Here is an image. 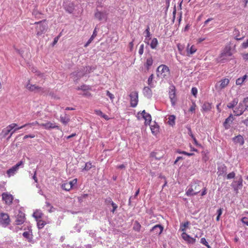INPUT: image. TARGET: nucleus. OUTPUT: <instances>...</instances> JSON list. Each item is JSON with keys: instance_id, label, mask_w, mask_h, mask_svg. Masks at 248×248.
Returning a JSON list of instances; mask_svg holds the SVG:
<instances>
[{"instance_id": "nucleus-1", "label": "nucleus", "mask_w": 248, "mask_h": 248, "mask_svg": "<svg viewBox=\"0 0 248 248\" xmlns=\"http://www.w3.org/2000/svg\"><path fill=\"white\" fill-rule=\"evenodd\" d=\"M24 162L23 160H21L12 168L7 170L6 175L7 177H11L15 175L17 172L19 168H23L24 167Z\"/></svg>"}, {"instance_id": "nucleus-2", "label": "nucleus", "mask_w": 248, "mask_h": 248, "mask_svg": "<svg viewBox=\"0 0 248 248\" xmlns=\"http://www.w3.org/2000/svg\"><path fill=\"white\" fill-rule=\"evenodd\" d=\"M83 69H84L82 72H79L78 73L74 72L71 74V77L74 80H78L86 73H90L91 71H93L94 69V68L90 66H86L85 67H84Z\"/></svg>"}, {"instance_id": "nucleus-3", "label": "nucleus", "mask_w": 248, "mask_h": 248, "mask_svg": "<svg viewBox=\"0 0 248 248\" xmlns=\"http://www.w3.org/2000/svg\"><path fill=\"white\" fill-rule=\"evenodd\" d=\"M156 72L158 77L164 78L169 75L170 69L167 65L161 64L157 67Z\"/></svg>"}, {"instance_id": "nucleus-4", "label": "nucleus", "mask_w": 248, "mask_h": 248, "mask_svg": "<svg viewBox=\"0 0 248 248\" xmlns=\"http://www.w3.org/2000/svg\"><path fill=\"white\" fill-rule=\"evenodd\" d=\"M10 222L9 216L7 213L0 214V224L3 227H7Z\"/></svg>"}, {"instance_id": "nucleus-5", "label": "nucleus", "mask_w": 248, "mask_h": 248, "mask_svg": "<svg viewBox=\"0 0 248 248\" xmlns=\"http://www.w3.org/2000/svg\"><path fill=\"white\" fill-rule=\"evenodd\" d=\"M26 87L31 92H35L36 93H43L45 92V89L43 88L39 87L35 85L31 84L30 81L27 84Z\"/></svg>"}, {"instance_id": "nucleus-6", "label": "nucleus", "mask_w": 248, "mask_h": 248, "mask_svg": "<svg viewBox=\"0 0 248 248\" xmlns=\"http://www.w3.org/2000/svg\"><path fill=\"white\" fill-rule=\"evenodd\" d=\"M130 106L132 108H135L138 103V93L137 92H133L130 95Z\"/></svg>"}, {"instance_id": "nucleus-7", "label": "nucleus", "mask_w": 248, "mask_h": 248, "mask_svg": "<svg viewBox=\"0 0 248 248\" xmlns=\"http://www.w3.org/2000/svg\"><path fill=\"white\" fill-rule=\"evenodd\" d=\"M169 98L172 106H174L176 102L175 87L173 85H171L169 87Z\"/></svg>"}, {"instance_id": "nucleus-8", "label": "nucleus", "mask_w": 248, "mask_h": 248, "mask_svg": "<svg viewBox=\"0 0 248 248\" xmlns=\"http://www.w3.org/2000/svg\"><path fill=\"white\" fill-rule=\"evenodd\" d=\"M243 186V179L241 177L235 181H233L231 184V186L234 190L237 193L239 189H241Z\"/></svg>"}, {"instance_id": "nucleus-9", "label": "nucleus", "mask_w": 248, "mask_h": 248, "mask_svg": "<svg viewBox=\"0 0 248 248\" xmlns=\"http://www.w3.org/2000/svg\"><path fill=\"white\" fill-rule=\"evenodd\" d=\"M232 55L230 46H226L220 54V58L221 61L224 60H228V57Z\"/></svg>"}, {"instance_id": "nucleus-10", "label": "nucleus", "mask_w": 248, "mask_h": 248, "mask_svg": "<svg viewBox=\"0 0 248 248\" xmlns=\"http://www.w3.org/2000/svg\"><path fill=\"white\" fill-rule=\"evenodd\" d=\"M40 126L43 127L46 130H50L54 128L60 129L59 126L56 125L55 123H51V122L49 121H47L46 123L40 124Z\"/></svg>"}, {"instance_id": "nucleus-11", "label": "nucleus", "mask_w": 248, "mask_h": 248, "mask_svg": "<svg viewBox=\"0 0 248 248\" xmlns=\"http://www.w3.org/2000/svg\"><path fill=\"white\" fill-rule=\"evenodd\" d=\"M229 83V80L228 78L222 79L219 82L216 84L215 88L217 90H220L226 87Z\"/></svg>"}, {"instance_id": "nucleus-12", "label": "nucleus", "mask_w": 248, "mask_h": 248, "mask_svg": "<svg viewBox=\"0 0 248 248\" xmlns=\"http://www.w3.org/2000/svg\"><path fill=\"white\" fill-rule=\"evenodd\" d=\"M95 17L100 21H106L107 19V14L105 12H100L97 10L94 14Z\"/></svg>"}, {"instance_id": "nucleus-13", "label": "nucleus", "mask_w": 248, "mask_h": 248, "mask_svg": "<svg viewBox=\"0 0 248 248\" xmlns=\"http://www.w3.org/2000/svg\"><path fill=\"white\" fill-rule=\"evenodd\" d=\"M245 110H247L245 109V107L243 102L242 103H239L238 107L235 108L233 110V112L236 116H240L242 115Z\"/></svg>"}, {"instance_id": "nucleus-14", "label": "nucleus", "mask_w": 248, "mask_h": 248, "mask_svg": "<svg viewBox=\"0 0 248 248\" xmlns=\"http://www.w3.org/2000/svg\"><path fill=\"white\" fill-rule=\"evenodd\" d=\"M2 199L6 204L10 205L12 203L13 196L7 192H4L2 194Z\"/></svg>"}, {"instance_id": "nucleus-15", "label": "nucleus", "mask_w": 248, "mask_h": 248, "mask_svg": "<svg viewBox=\"0 0 248 248\" xmlns=\"http://www.w3.org/2000/svg\"><path fill=\"white\" fill-rule=\"evenodd\" d=\"M153 64V60L152 56L149 55L145 58V62L144 63V66L146 71H148Z\"/></svg>"}, {"instance_id": "nucleus-16", "label": "nucleus", "mask_w": 248, "mask_h": 248, "mask_svg": "<svg viewBox=\"0 0 248 248\" xmlns=\"http://www.w3.org/2000/svg\"><path fill=\"white\" fill-rule=\"evenodd\" d=\"M227 168L224 164H221L217 168V174L218 176H224L227 173Z\"/></svg>"}, {"instance_id": "nucleus-17", "label": "nucleus", "mask_w": 248, "mask_h": 248, "mask_svg": "<svg viewBox=\"0 0 248 248\" xmlns=\"http://www.w3.org/2000/svg\"><path fill=\"white\" fill-rule=\"evenodd\" d=\"M202 182L198 180L194 181L191 183V186L194 189L195 193H196V195L200 192V189L202 187Z\"/></svg>"}, {"instance_id": "nucleus-18", "label": "nucleus", "mask_w": 248, "mask_h": 248, "mask_svg": "<svg viewBox=\"0 0 248 248\" xmlns=\"http://www.w3.org/2000/svg\"><path fill=\"white\" fill-rule=\"evenodd\" d=\"M182 237L183 239L187 242L188 244H193L196 242V239L191 237L189 235L187 234L186 232H183L182 233Z\"/></svg>"}, {"instance_id": "nucleus-19", "label": "nucleus", "mask_w": 248, "mask_h": 248, "mask_svg": "<svg viewBox=\"0 0 248 248\" xmlns=\"http://www.w3.org/2000/svg\"><path fill=\"white\" fill-rule=\"evenodd\" d=\"M17 126V124L15 123H13L8 126H7L5 128L2 130V133L3 134L4 137H6L8 134L12 131V130Z\"/></svg>"}, {"instance_id": "nucleus-20", "label": "nucleus", "mask_w": 248, "mask_h": 248, "mask_svg": "<svg viewBox=\"0 0 248 248\" xmlns=\"http://www.w3.org/2000/svg\"><path fill=\"white\" fill-rule=\"evenodd\" d=\"M212 108V104L208 102H205L202 106L201 111L202 112H206L210 111Z\"/></svg>"}, {"instance_id": "nucleus-21", "label": "nucleus", "mask_w": 248, "mask_h": 248, "mask_svg": "<svg viewBox=\"0 0 248 248\" xmlns=\"http://www.w3.org/2000/svg\"><path fill=\"white\" fill-rule=\"evenodd\" d=\"M197 50V49L194 45L190 46V44H188L186 48L187 56H189L190 55L193 54L196 52Z\"/></svg>"}, {"instance_id": "nucleus-22", "label": "nucleus", "mask_w": 248, "mask_h": 248, "mask_svg": "<svg viewBox=\"0 0 248 248\" xmlns=\"http://www.w3.org/2000/svg\"><path fill=\"white\" fill-rule=\"evenodd\" d=\"M25 221V214L20 212L17 216L16 222L17 225H20L23 224Z\"/></svg>"}, {"instance_id": "nucleus-23", "label": "nucleus", "mask_w": 248, "mask_h": 248, "mask_svg": "<svg viewBox=\"0 0 248 248\" xmlns=\"http://www.w3.org/2000/svg\"><path fill=\"white\" fill-rule=\"evenodd\" d=\"M23 236L26 238L29 242H32L33 239V235L32 231L31 229H29L28 231L24 232L23 234Z\"/></svg>"}, {"instance_id": "nucleus-24", "label": "nucleus", "mask_w": 248, "mask_h": 248, "mask_svg": "<svg viewBox=\"0 0 248 248\" xmlns=\"http://www.w3.org/2000/svg\"><path fill=\"white\" fill-rule=\"evenodd\" d=\"M233 120V117L232 114H231L223 123V125L226 129H228L230 127V124H231Z\"/></svg>"}, {"instance_id": "nucleus-25", "label": "nucleus", "mask_w": 248, "mask_h": 248, "mask_svg": "<svg viewBox=\"0 0 248 248\" xmlns=\"http://www.w3.org/2000/svg\"><path fill=\"white\" fill-rule=\"evenodd\" d=\"M233 141L235 143H239L240 145H243L244 143V140L242 136L239 135L232 138Z\"/></svg>"}, {"instance_id": "nucleus-26", "label": "nucleus", "mask_w": 248, "mask_h": 248, "mask_svg": "<svg viewBox=\"0 0 248 248\" xmlns=\"http://www.w3.org/2000/svg\"><path fill=\"white\" fill-rule=\"evenodd\" d=\"M163 230V227L161 225H156L152 228L151 231L155 234H160L162 233Z\"/></svg>"}, {"instance_id": "nucleus-27", "label": "nucleus", "mask_w": 248, "mask_h": 248, "mask_svg": "<svg viewBox=\"0 0 248 248\" xmlns=\"http://www.w3.org/2000/svg\"><path fill=\"white\" fill-rule=\"evenodd\" d=\"M143 93L144 96L148 98H151L152 96V91L150 87H145L143 90Z\"/></svg>"}, {"instance_id": "nucleus-28", "label": "nucleus", "mask_w": 248, "mask_h": 248, "mask_svg": "<svg viewBox=\"0 0 248 248\" xmlns=\"http://www.w3.org/2000/svg\"><path fill=\"white\" fill-rule=\"evenodd\" d=\"M60 121L63 124L66 125L70 121V118L67 115V114H65L64 116H60Z\"/></svg>"}, {"instance_id": "nucleus-29", "label": "nucleus", "mask_w": 248, "mask_h": 248, "mask_svg": "<svg viewBox=\"0 0 248 248\" xmlns=\"http://www.w3.org/2000/svg\"><path fill=\"white\" fill-rule=\"evenodd\" d=\"M175 119L176 117L174 115H171L169 116L168 118L167 123L171 126H173L175 124Z\"/></svg>"}, {"instance_id": "nucleus-30", "label": "nucleus", "mask_w": 248, "mask_h": 248, "mask_svg": "<svg viewBox=\"0 0 248 248\" xmlns=\"http://www.w3.org/2000/svg\"><path fill=\"white\" fill-rule=\"evenodd\" d=\"M233 35L234 36V38L237 40H241L244 38V36L242 37H239L240 35L239 31L237 29H234L233 31Z\"/></svg>"}, {"instance_id": "nucleus-31", "label": "nucleus", "mask_w": 248, "mask_h": 248, "mask_svg": "<svg viewBox=\"0 0 248 248\" xmlns=\"http://www.w3.org/2000/svg\"><path fill=\"white\" fill-rule=\"evenodd\" d=\"M142 118L145 120V125L150 124L152 121V117L149 113L145 114V115H143Z\"/></svg>"}, {"instance_id": "nucleus-32", "label": "nucleus", "mask_w": 248, "mask_h": 248, "mask_svg": "<svg viewBox=\"0 0 248 248\" xmlns=\"http://www.w3.org/2000/svg\"><path fill=\"white\" fill-rule=\"evenodd\" d=\"M186 194L187 196H192L196 195V193H195L194 189L193 188H192L191 185L189 187L188 189L186 190Z\"/></svg>"}, {"instance_id": "nucleus-33", "label": "nucleus", "mask_w": 248, "mask_h": 248, "mask_svg": "<svg viewBox=\"0 0 248 248\" xmlns=\"http://www.w3.org/2000/svg\"><path fill=\"white\" fill-rule=\"evenodd\" d=\"M238 99L237 98H234L233 100L227 105V107L230 108H233L238 103Z\"/></svg>"}, {"instance_id": "nucleus-34", "label": "nucleus", "mask_w": 248, "mask_h": 248, "mask_svg": "<svg viewBox=\"0 0 248 248\" xmlns=\"http://www.w3.org/2000/svg\"><path fill=\"white\" fill-rule=\"evenodd\" d=\"M154 75L151 74L148 79V84L150 88H154L155 87V83L153 82Z\"/></svg>"}, {"instance_id": "nucleus-35", "label": "nucleus", "mask_w": 248, "mask_h": 248, "mask_svg": "<svg viewBox=\"0 0 248 248\" xmlns=\"http://www.w3.org/2000/svg\"><path fill=\"white\" fill-rule=\"evenodd\" d=\"M158 40L156 38H154L151 42L150 47L152 49H155L158 45Z\"/></svg>"}, {"instance_id": "nucleus-36", "label": "nucleus", "mask_w": 248, "mask_h": 248, "mask_svg": "<svg viewBox=\"0 0 248 248\" xmlns=\"http://www.w3.org/2000/svg\"><path fill=\"white\" fill-rule=\"evenodd\" d=\"M43 214L39 210L35 211L33 214V217L36 218L37 221L39 219L41 218Z\"/></svg>"}, {"instance_id": "nucleus-37", "label": "nucleus", "mask_w": 248, "mask_h": 248, "mask_svg": "<svg viewBox=\"0 0 248 248\" xmlns=\"http://www.w3.org/2000/svg\"><path fill=\"white\" fill-rule=\"evenodd\" d=\"M247 78V76L245 75L243 77L238 78L236 80V84L237 85H241L244 82Z\"/></svg>"}, {"instance_id": "nucleus-38", "label": "nucleus", "mask_w": 248, "mask_h": 248, "mask_svg": "<svg viewBox=\"0 0 248 248\" xmlns=\"http://www.w3.org/2000/svg\"><path fill=\"white\" fill-rule=\"evenodd\" d=\"M61 187L63 190L67 191L72 189L68 182L62 184L61 186Z\"/></svg>"}, {"instance_id": "nucleus-39", "label": "nucleus", "mask_w": 248, "mask_h": 248, "mask_svg": "<svg viewBox=\"0 0 248 248\" xmlns=\"http://www.w3.org/2000/svg\"><path fill=\"white\" fill-rule=\"evenodd\" d=\"M76 89L77 90H82V91H87L89 90H90L91 89V87L88 86V85H81V86H79V87H78Z\"/></svg>"}, {"instance_id": "nucleus-40", "label": "nucleus", "mask_w": 248, "mask_h": 248, "mask_svg": "<svg viewBox=\"0 0 248 248\" xmlns=\"http://www.w3.org/2000/svg\"><path fill=\"white\" fill-rule=\"evenodd\" d=\"M17 125L15 127L13 130V131L11 132V133H10V135H9V136L8 137L7 139H9L13 135V134L17 130H19V129H22L23 128V127H26V125L24 124L20 127H17Z\"/></svg>"}, {"instance_id": "nucleus-41", "label": "nucleus", "mask_w": 248, "mask_h": 248, "mask_svg": "<svg viewBox=\"0 0 248 248\" xmlns=\"http://www.w3.org/2000/svg\"><path fill=\"white\" fill-rule=\"evenodd\" d=\"M144 33H146V35L145 36L146 37L145 39L146 40L147 38H148L149 39H150L151 34L150 32V27L149 26H147L146 29L144 31Z\"/></svg>"}, {"instance_id": "nucleus-42", "label": "nucleus", "mask_w": 248, "mask_h": 248, "mask_svg": "<svg viewBox=\"0 0 248 248\" xmlns=\"http://www.w3.org/2000/svg\"><path fill=\"white\" fill-rule=\"evenodd\" d=\"M37 227L39 229H42L44 226L46 225L45 221L42 220H38L37 221Z\"/></svg>"}, {"instance_id": "nucleus-43", "label": "nucleus", "mask_w": 248, "mask_h": 248, "mask_svg": "<svg viewBox=\"0 0 248 248\" xmlns=\"http://www.w3.org/2000/svg\"><path fill=\"white\" fill-rule=\"evenodd\" d=\"M150 128H151V130L152 131V132L154 134H156L157 132H158V126L156 125H152L150 127Z\"/></svg>"}, {"instance_id": "nucleus-44", "label": "nucleus", "mask_w": 248, "mask_h": 248, "mask_svg": "<svg viewBox=\"0 0 248 248\" xmlns=\"http://www.w3.org/2000/svg\"><path fill=\"white\" fill-rule=\"evenodd\" d=\"M140 227L141 225L140 224L136 221L134 223L133 229L136 231L139 232L140 231Z\"/></svg>"}, {"instance_id": "nucleus-45", "label": "nucleus", "mask_w": 248, "mask_h": 248, "mask_svg": "<svg viewBox=\"0 0 248 248\" xmlns=\"http://www.w3.org/2000/svg\"><path fill=\"white\" fill-rule=\"evenodd\" d=\"M42 23H43L42 21L36 22L35 23V24H39L40 25V30L41 32H43L46 30V26L45 25H43V24H42Z\"/></svg>"}, {"instance_id": "nucleus-46", "label": "nucleus", "mask_w": 248, "mask_h": 248, "mask_svg": "<svg viewBox=\"0 0 248 248\" xmlns=\"http://www.w3.org/2000/svg\"><path fill=\"white\" fill-rule=\"evenodd\" d=\"M201 243L203 245L207 247V248H211V247L208 244V243L206 241V240L205 238H202L201 239Z\"/></svg>"}, {"instance_id": "nucleus-47", "label": "nucleus", "mask_w": 248, "mask_h": 248, "mask_svg": "<svg viewBox=\"0 0 248 248\" xmlns=\"http://www.w3.org/2000/svg\"><path fill=\"white\" fill-rule=\"evenodd\" d=\"M68 184H69L71 188L73 187V186L77 184V179H74L72 181L68 182Z\"/></svg>"}, {"instance_id": "nucleus-48", "label": "nucleus", "mask_w": 248, "mask_h": 248, "mask_svg": "<svg viewBox=\"0 0 248 248\" xmlns=\"http://www.w3.org/2000/svg\"><path fill=\"white\" fill-rule=\"evenodd\" d=\"M97 28L95 27V29L93 30V33L91 37H90V39L92 41H93L94 38L97 35Z\"/></svg>"}, {"instance_id": "nucleus-49", "label": "nucleus", "mask_w": 248, "mask_h": 248, "mask_svg": "<svg viewBox=\"0 0 248 248\" xmlns=\"http://www.w3.org/2000/svg\"><path fill=\"white\" fill-rule=\"evenodd\" d=\"M235 176V173L233 171H232V172L229 173L227 175V179H232V178H234Z\"/></svg>"}, {"instance_id": "nucleus-50", "label": "nucleus", "mask_w": 248, "mask_h": 248, "mask_svg": "<svg viewBox=\"0 0 248 248\" xmlns=\"http://www.w3.org/2000/svg\"><path fill=\"white\" fill-rule=\"evenodd\" d=\"M189 224V221L185 222L183 224V228H181V231H183V232H185V231H186V228L187 227V226H188Z\"/></svg>"}, {"instance_id": "nucleus-51", "label": "nucleus", "mask_w": 248, "mask_h": 248, "mask_svg": "<svg viewBox=\"0 0 248 248\" xmlns=\"http://www.w3.org/2000/svg\"><path fill=\"white\" fill-rule=\"evenodd\" d=\"M92 168V164L89 162H87L85 164V166L84 170H88Z\"/></svg>"}, {"instance_id": "nucleus-52", "label": "nucleus", "mask_w": 248, "mask_h": 248, "mask_svg": "<svg viewBox=\"0 0 248 248\" xmlns=\"http://www.w3.org/2000/svg\"><path fill=\"white\" fill-rule=\"evenodd\" d=\"M244 105L245 107V109L248 111V97L245 98L243 100Z\"/></svg>"}, {"instance_id": "nucleus-53", "label": "nucleus", "mask_w": 248, "mask_h": 248, "mask_svg": "<svg viewBox=\"0 0 248 248\" xmlns=\"http://www.w3.org/2000/svg\"><path fill=\"white\" fill-rule=\"evenodd\" d=\"M191 93L195 97H196L198 93V90L197 88L192 87L191 89Z\"/></svg>"}, {"instance_id": "nucleus-54", "label": "nucleus", "mask_w": 248, "mask_h": 248, "mask_svg": "<svg viewBox=\"0 0 248 248\" xmlns=\"http://www.w3.org/2000/svg\"><path fill=\"white\" fill-rule=\"evenodd\" d=\"M241 221L242 223L246 225V226H248V218L247 217H243L241 219Z\"/></svg>"}, {"instance_id": "nucleus-55", "label": "nucleus", "mask_w": 248, "mask_h": 248, "mask_svg": "<svg viewBox=\"0 0 248 248\" xmlns=\"http://www.w3.org/2000/svg\"><path fill=\"white\" fill-rule=\"evenodd\" d=\"M107 95L109 97L110 100L113 101L114 98V96L113 94L110 93L108 91H107Z\"/></svg>"}, {"instance_id": "nucleus-56", "label": "nucleus", "mask_w": 248, "mask_h": 248, "mask_svg": "<svg viewBox=\"0 0 248 248\" xmlns=\"http://www.w3.org/2000/svg\"><path fill=\"white\" fill-rule=\"evenodd\" d=\"M144 51V45L141 44L140 45V48L139 50V53L140 55H141L143 54Z\"/></svg>"}, {"instance_id": "nucleus-57", "label": "nucleus", "mask_w": 248, "mask_h": 248, "mask_svg": "<svg viewBox=\"0 0 248 248\" xmlns=\"http://www.w3.org/2000/svg\"><path fill=\"white\" fill-rule=\"evenodd\" d=\"M88 196V194H83L81 195L80 196L78 197V201L80 202H81L83 200V199L86 198Z\"/></svg>"}, {"instance_id": "nucleus-58", "label": "nucleus", "mask_w": 248, "mask_h": 248, "mask_svg": "<svg viewBox=\"0 0 248 248\" xmlns=\"http://www.w3.org/2000/svg\"><path fill=\"white\" fill-rule=\"evenodd\" d=\"M196 105L195 103H193L189 108V111L191 112H194L196 109Z\"/></svg>"}, {"instance_id": "nucleus-59", "label": "nucleus", "mask_w": 248, "mask_h": 248, "mask_svg": "<svg viewBox=\"0 0 248 248\" xmlns=\"http://www.w3.org/2000/svg\"><path fill=\"white\" fill-rule=\"evenodd\" d=\"M36 124H38L40 125V124L38 123L37 121H35L32 123H28V124H25V125H26V126H30V127H31V126H33V125H36Z\"/></svg>"}, {"instance_id": "nucleus-60", "label": "nucleus", "mask_w": 248, "mask_h": 248, "mask_svg": "<svg viewBox=\"0 0 248 248\" xmlns=\"http://www.w3.org/2000/svg\"><path fill=\"white\" fill-rule=\"evenodd\" d=\"M105 202L106 204H110L111 205L112 202H113L112 201L111 199L109 197V198H107L105 200Z\"/></svg>"}, {"instance_id": "nucleus-61", "label": "nucleus", "mask_w": 248, "mask_h": 248, "mask_svg": "<svg viewBox=\"0 0 248 248\" xmlns=\"http://www.w3.org/2000/svg\"><path fill=\"white\" fill-rule=\"evenodd\" d=\"M112 207H113V209L111 210V212L112 213H114L115 210H116V209L118 207V206L116 204H115L114 202H112V204H111Z\"/></svg>"}, {"instance_id": "nucleus-62", "label": "nucleus", "mask_w": 248, "mask_h": 248, "mask_svg": "<svg viewBox=\"0 0 248 248\" xmlns=\"http://www.w3.org/2000/svg\"><path fill=\"white\" fill-rule=\"evenodd\" d=\"M94 112L96 115L100 116V117H102V115L103 114V113L102 112V111L99 109L95 110Z\"/></svg>"}, {"instance_id": "nucleus-63", "label": "nucleus", "mask_w": 248, "mask_h": 248, "mask_svg": "<svg viewBox=\"0 0 248 248\" xmlns=\"http://www.w3.org/2000/svg\"><path fill=\"white\" fill-rule=\"evenodd\" d=\"M242 47L243 48H247L248 47V39L246 41L242 43Z\"/></svg>"}, {"instance_id": "nucleus-64", "label": "nucleus", "mask_w": 248, "mask_h": 248, "mask_svg": "<svg viewBox=\"0 0 248 248\" xmlns=\"http://www.w3.org/2000/svg\"><path fill=\"white\" fill-rule=\"evenodd\" d=\"M85 92L82 94L83 96L86 97H91L92 96L91 93L88 92L84 91Z\"/></svg>"}]
</instances>
